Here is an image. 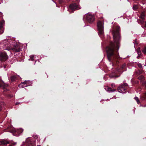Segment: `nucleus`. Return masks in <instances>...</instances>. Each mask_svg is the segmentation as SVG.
I'll list each match as a JSON object with an SVG mask.
<instances>
[{"label":"nucleus","instance_id":"obj_1","mask_svg":"<svg viewBox=\"0 0 146 146\" xmlns=\"http://www.w3.org/2000/svg\"><path fill=\"white\" fill-rule=\"evenodd\" d=\"M120 29L119 27H117L116 29L113 31V35L114 42H111L109 45L106 48L108 58L109 61L111 62L112 66L116 64L118 62L119 55L114 53V50L115 48H117L118 50L119 47L120 40L119 33Z\"/></svg>","mask_w":146,"mask_h":146},{"label":"nucleus","instance_id":"obj_2","mask_svg":"<svg viewBox=\"0 0 146 146\" xmlns=\"http://www.w3.org/2000/svg\"><path fill=\"white\" fill-rule=\"evenodd\" d=\"M97 29L98 31V34L101 38L104 37V23L99 21L97 23Z\"/></svg>","mask_w":146,"mask_h":146},{"label":"nucleus","instance_id":"obj_3","mask_svg":"<svg viewBox=\"0 0 146 146\" xmlns=\"http://www.w3.org/2000/svg\"><path fill=\"white\" fill-rule=\"evenodd\" d=\"M85 18L87 21L90 23H93L95 19L94 16L90 13H88L84 16L83 19H84Z\"/></svg>","mask_w":146,"mask_h":146},{"label":"nucleus","instance_id":"obj_4","mask_svg":"<svg viewBox=\"0 0 146 146\" xmlns=\"http://www.w3.org/2000/svg\"><path fill=\"white\" fill-rule=\"evenodd\" d=\"M80 9V7L78 4L74 3L70 5L68 10L69 12H73L74 11Z\"/></svg>","mask_w":146,"mask_h":146},{"label":"nucleus","instance_id":"obj_5","mask_svg":"<svg viewBox=\"0 0 146 146\" xmlns=\"http://www.w3.org/2000/svg\"><path fill=\"white\" fill-rule=\"evenodd\" d=\"M32 84L31 81L26 80L19 85V87L20 88H23L25 87L30 86Z\"/></svg>","mask_w":146,"mask_h":146},{"label":"nucleus","instance_id":"obj_6","mask_svg":"<svg viewBox=\"0 0 146 146\" xmlns=\"http://www.w3.org/2000/svg\"><path fill=\"white\" fill-rule=\"evenodd\" d=\"M8 58V56L6 53L5 52L0 53V60L5 61H6Z\"/></svg>","mask_w":146,"mask_h":146},{"label":"nucleus","instance_id":"obj_7","mask_svg":"<svg viewBox=\"0 0 146 146\" xmlns=\"http://www.w3.org/2000/svg\"><path fill=\"white\" fill-rule=\"evenodd\" d=\"M5 46H8L9 47V48H6L5 49L7 50H9L11 49L12 50V51H13V52H20V49L18 47H16V46L14 47L13 48H11L9 47L10 45H8V44H5Z\"/></svg>","mask_w":146,"mask_h":146},{"label":"nucleus","instance_id":"obj_8","mask_svg":"<svg viewBox=\"0 0 146 146\" xmlns=\"http://www.w3.org/2000/svg\"><path fill=\"white\" fill-rule=\"evenodd\" d=\"M117 90L118 91L121 93H124L126 92V88L123 87V84H121L120 86L117 88Z\"/></svg>","mask_w":146,"mask_h":146},{"label":"nucleus","instance_id":"obj_9","mask_svg":"<svg viewBox=\"0 0 146 146\" xmlns=\"http://www.w3.org/2000/svg\"><path fill=\"white\" fill-rule=\"evenodd\" d=\"M5 24V21L1 20L0 21V34H2L3 32V26Z\"/></svg>","mask_w":146,"mask_h":146},{"label":"nucleus","instance_id":"obj_10","mask_svg":"<svg viewBox=\"0 0 146 146\" xmlns=\"http://www.w3.org/2000/svg\"><path fill=\"white\" fill-rule=\"evenodd\" d=\"M23 131V130L22 128L19 129H14L12 130L11 132L14 133H17L19 134L22 133Z\"/></svg>","mask_w":146,"mask_h":146},{"label":"nucleus","instance_id":"obj_11","mask_svg":"<svg viewBox=\"0 0 146 146\" xmlns=\"http://www.w3.org/2000/svg\"><path fill=\"white\" fill-rule=\"evenodd\" d=\"M104 89L107 92H113L115 91H116V90L115 89H112L108 86H105Z\"/></svg>","mask_w":146,"mask_h":146},{"label":"nucleus","instance_id":"obj_12","mask_svg":"<svg viewBox=\"0 0 146 146\" xmlns=\"http://www.w3.org/2000/svg\"><path fill=\"white\" fill-rule=\"evenodd\" d=\"M19 76H12L11 77V82L15 81L17 79V78Z\"/></svg>","mask_w":146,"mask_h":146},{"label":"nucleus","instance_id":"obj_13","mask_svg":"<svg viewBox=\"0 0 146 146\" xmlns=\"http://www.w3.org/2000/svg\"><path fill=\"white\" fill-rule=\"evenodd\" d=\"M6 86V84H4V82L0 78V87H3V88Z\"/></svg>","mask_w":146,"mask_h":146},{"label":"nucleus","instance_id":"obj_14","mask_svg":"<svg viewBox=\"0 0 146 146\" xmlns=\"http://www.w3.org/2000/svg\"><path fill=\"white\" fill-rule=\"evenodd\" d=\"M145 12L143 11L142 12L140 16V17L141 19H144L145 18Z\"/></svg>","mask_w":146,"mask_h":146},{"label":"nucleus","instance_id":"obj_15","mask_svg":"<svg viewBox=\"0 0 146 146\" xmlns=\"http://www.w3.org/2000/svg\"><path fill=\"white\" fill-rule=\"evenodd\" d=\"M136 51L137 52L139 56H140L141 54L140 48L139 47L138 48L136 49Z\"/></svg>","mask_w":146,"mask_h":146},{"label":"nucleus","instance_id":"obj_16","mask_svg":"<svg viewBox=\"0 0 146 146\" xmlns=\"http://www.w3.org/2000/svg\"><path fill=\"white\" fill-rule=\"evenodd\" d=\"M28 140H26V142H27V146H33V145L31 141H29L28 142Z\"/></svg>","mask_w":146,"mask_h":146},{"label":"nucleus","instance_id":"obj_17","mask_svg":"<svg viewBox=\"0 0 146 146\" xmlns=\"http://www.w3.org/2000/svg\"><path fill=\"white\" fill-rule=\"evenodd\" d=\"M35 57V56L34 55H32L31 56L29 60L32 61H33L35 60L34 58Z\"/></svg>","mask_w":146,"mask_h":146},{"label":"nucleus","instance_id":"obj_18","mask_svg":"<svg viewBox=\"0 0 146 146\" xmlns=\"http://www.w3.org/2000/svg\"><path fill=\"white\" fill-rule=\"evenodd\" d=\"M142 52L143 54L146 55V47L144 48L142 50Z\"/></svg>","mask_w":146,"mask_h":146},{"label":"nucleus","instance_id":"obj_19","mask_svg":"<svg viewBox=\"0 0 146 146\" xmlns=\"http://www.w3.org/2000/svg\"><path fill=\"white\" fill-rule=\"evenodd\" d=\"M134 99L136 100L138 104H139L140 103L139 101V98L138 97H135L134 98Z\"/></svg>","mask_w":146,"mask_h":146},{"label":"nucleus","instance_id":"obj_20","mask_svg":"<svg viewBox=\"0 0 146 146\" xmlns=\"http://www.w3.org/2000/svg\"><path fill=\"white\" fill-rule=\"evenodd\" d=\"M133 8L134 10H136L137 8V5H134L133 6Z\"/></svg>","mask_w":146,"mask_h":146},{"label":"nucleus","instance_id":"obj_21","mask_svg":"<svg viewBox=\"0 0 146 146\" xmlns=\"http://www.w3.org/2000/svg\"><path fill=\"white\" fill-rule=\"evenodd\" d=\"M144 78V77L143 76H141L138 77V79L140 80H142Z\"/></svg>","mask_w":146,"mask_h":146},{"label":"nucleus","instance_id":"obj_22","mask_svg":"<svg viewBox=\"0 0 146 146\" xmlns=\"http://www.w3.org/2000/svg\"><path fill=\"white\" fill-rule=\"evenodd\" d=\"M142 84L146 88V81H143Z\"/></svg>","mask_w":146,"mask_h":146},{"label":"nucleus","instance_id":"obj_23","mask_svg":"<svg viewBox=\"0 0 146 146\" xmlns=\"http://www.w3.org/2000/svg\"><path fill=\"white\" fill-rule=\"evenodd\" d=\"M144 19H142V20H141L140 22L142 24H144L145 22L143 20Z\"/></svg>","mask_w":146,"mask_h":146},{"label":"nucleus","instance_id":"obj_24","mask_svg":"<svg viewBox=\"0 0 146 146\" xmlns=\"http://www.w3.org/2000/svg\"><path fill=\"white\" fill-rule=\"evenodd\" d=\"M123 84V87H125L127 86H128V85L127 84L125 83L123 84Z\"/></svg>","mask_w":146,"mask_h":146},{"label":"nucleus","instance_id":"obj_25","mask_svg":"<svg viewBox=\"0 0 146 146\" xmlns=\"http://www.w3.org/2000/svg\"><path fill=\"white\" fill-rule=\"evenodd\" d=\"M111 86L112 88L115 87V85L113 83H112L111 84Z\"/></svg>","mask_w":146,"mask_h":146},{"label":"nucleus","instance_id":"obj_26","mask_svg":"<svg viewBox=\"0 0 146 146\" xmlns=\"http://www.w3.org/2000/svg\"><path fill=\"white\" fill-rule=\"evenodd\" d=\"M119 76H117L116 75H115L114 76H110V77H115V78L118 77Z\"/></svg>","mask_w":146,"mask_h":146},{"label":"nucleus","instance_id":"obj_27","mask_svg":"<svg viewBox=\"0 0 146 146\" xmlns=\"http://www.w3.org/2000/svg\"><path fill=\"white\" fill-rule=\"evenodd\" d=\"M3 16V14L2 13L0 12V17H2Z\"/></svg>","mask_w":146,"mask_h":146},{"label":"nucleus","instance_id":"obj_28","mask_svg":"<svg viewBox=\"0 0 146 146\" xmlns=\"http://www.w3.org/2000/svg\"><path fill=\"white\" fill-rule=\"evenodd\" d=\"M138 66L140 67V68H141L142 67V66L141 65V64H138Z\"/></svg>","mask_w":146,"mask_h":146},{"label":"nucleus","instance_id":"obj_29","mask_svg":"<svg viewBox=\"0 0 146 146\" xmlns=\"http://www.w3.org/2000/svg\"><path fill=\"white\" fill-rule=\"evenodd\" d=\"M20 104V103L19 102H16V104H15L17 105H18L19 104Z\"/></svg>","mask_w":146,"mask_h":146},{"label":"nucleus","instance_id":"obj_30","mask_svg":"<svg viewBox=\"0 0 146 146\" xmlns=\"http://www.w3.org/2000/svg\"><path fill=\"white\" fill-rule=\"evenodd\" d=\"M125 66V65H123L122 66V68H123Z\"/></svg>","mask_w":146,"mask_h":146},{"label":"nucleus","instance_id":"obj_31","mask_svg":"<svg viewBox=\"0 0 146 146\" xmlns=\"http://www.w3.org/2000/svg\"><path fill=\"white\" fill-rule=\"evenodd\" d=\"M145 26L146 27V21L145 22Z\"/></svg>","mask_w":146,"mask_h":146},{"label":"nucleus","instance_id":"obj_32","mask_svg":"<svg viewBox=\"0 0 146 146\" xmlns=\"http://www.w3.org/2000/svg\"><path fill=\"white\" fill-rule=\"evenodd\" d=\"M1 106H0V111L1 110Z\"/></svg>","mask_w":146,"mask_h":146},{"label":"nucleus","instance_id":"obj_33","mask_svg":"<svg viewBox=\"0 0 146 146\" xmlns=\"http://www.w3.org/2000/svg\"><path fill=\"white\" fill-rule=\"evenodd\" d=\"M13 97V96H10V97Z\"/></svg>","mask_w":146,"mask_h":146},{"label":"nucleus","instance_id":"obj_34","mask_svg":"<svg viewBox=\"0 0 146 146\" xmlns=\"http://www.w3.org/2000/svg\"><path fill=\"white\" fill-rule=\"evenodd\" d=\"M37 146H40V145H37Z\"/></svg>","mask_w":146,"mask_h":146},{"label":"nucleus","instance_id":"obj_35","mask_svg":"<svg viewBox=\"0 0 146 146\" xmlns=\"http://www.w3.org/2000/svg\"><path fill=\"white\" fill-rule=\"evenodd\" d=\"M9 44H11V43H10V42H9Z\"/></svg>","mask_w":146,"mask_h":146}]
</instances>
